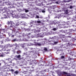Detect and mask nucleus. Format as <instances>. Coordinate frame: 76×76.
I'll list each match as a JSON object with an SVG mask.
<instances>
[{
	"instance_id": "c85d7f7f",
	"label": "nucleus",
	"mask_w": 76,
	"mask_h": 76,
	"mask_svg": "<svg viewBox=\"0 0 76 76\" xmlns=\"http://www.w3.org/2000/svg\"><path fill=\"white\" fill-rule=\"evenodd\" d=\"M73 8V7L72 6H71L70 7V9H72Z\"/></svg>"
},
{
	"instance_id": "9b49d317",
	"label": "nucleus",
	"mask_w": 76,
	"mask_h": 76,
	"mask_svg": "<svg viewBox=\"0 0 76 76\" xmlns=\"http://www.w3.org/2000/svg\"><path fill=\"white\" fill-rule=\"evenodd\" d=\"M24 10L26 13H27V12H29V10L26 9H24Z\"/></svg>"
},
{
	"instance_id": "b1692460",
	"label": "nucleus",
	"mask_w": 76,
	"mask_h": 76,
	"mask_svg": "<svg viewBox=\"0 0 76 76\" xmlns=\"http://www.w3.org/2000/svg\"><path fill=\"white\" fill-rule=\"evenodd\" d=\"M7 17V16H4V18H6Z\"/></svg>"
},
{
	"instance_id": "7c9ffc66",
	"label": "nucleus",
	"mask_w": 76,
	"mask_h": 76,
	"mask_svg": "<svg viewBox=\"0 0 76 76\" xmlns=\"http://www.w3.org/2000/svg\"><path fill=\"white\" fill-rule=\"evenodd\" d=\"M16 39H14L13 40V41H16Z\"/></svg>"
},
{
	"instance_id": "a18cd8bd",
	"label": "nucleus",
	"mask_w": 76,
	"mask_h": 76,
	"mask_svg": "<svg viewBox=\"0 0 76 76\" xmlns=\"http://www.w3.org/2000/svg\"><path fill=\"white\" fill-rule=\"evenodd\" d=\"M21 51H19V53H21Z\"/></svg>"
},
{
	"instance_id": "c9c22d12",
	"label": "nucleus",
	"mask_w": 76,
	"mask_h": 76,
	"mask_svg": "<svg viewBox=\"0 0 76 76\" xmlns=\"http://www.w3.org/2000/svg\"><path fill=\"white\" fill-rule=\"evenodd\" d=\"M22 47H24V45H22V46H21Z\"/></svg>"
},
{
	"instance_id": "6e6d98bb",
	"label": "nucleus",
	"mask_w": 76,
	"mask_h": 76,
	"mask_svg": "<svg viewBox=\"0 0 76 76\" xmlns=\"http://www.w3.org/2000/svg\"><path fill=\"white\" fill-rule=\"evenodd\" d=\"M32 61H34L32 60Z\"/></svg>"
},
{
	"instance_id": "393cba45",
	"label": "nucleus",
	"mask_w": 76,
	"mask_h": 76,
	"mask_svg": "<svg viewBox=\"0 0 76 76\" xmlns=\"http://www.w3.org/2000/svg\"><path fill=\"white\" fill-rule=\"evenodd\" d=\"M60 23V22H56V23Z\"/></svg>"
},
{
	"instance_id": "ea45409f",
	"label": "nucleus",
	"mask_w": 76,
	"mask_h": 76,
	"mask_svg": "<svg viewBox=\"0 0 76 76\" xmlns=\"http://www.w3.org/2000/svg\"><path fill=\"white\" fill-rule=\"evenodd\" d=\"M1 66V64L0 63V66Z\"/></svg>"
},
{
	"instance_id": "09e8293b",
	"label": "nucleus",
	"mask_w": 76,
	"mask_h": 76,
	"mask_svg": "<svg viewBox=\"0 0 76 76\" xmlns=\"http://www.w3.org/2000/svg\"><path fill=\"white\" fill-rule=\"evenodd\" d=\"M15 53V51H14V53Z\"/></svg>"
},
{
	"instance_id": "e2e57ef3",
	"label": "nucleus",
	"mask_w": 76,
	"mask_h": 76,
	"mask_svg": "<svg viewBox=\"0 0 76 76\" xmlns=\"http://www.w3.org/2000/svg\"><path fill=\"white\" fill-rule=\"evenodd\" d=\"M67 2V1H66V2Z\"/></svg>"
},
{
	"instance_id": "680f3d73",
	"label": "nucleus",
	"mask_w": 76,
	"mask_h": 76,
	"mask_svg": "<svg viewBox=\"0 0 76 76\" xmlns=\"http://www.w3.org/2000/svg\"><path fill=\"white\" fill-rule=\"evenodd\" d=\"M27 16H29V15H28Z\"/></svg>"
},
{
	"instance_id": "6e6552de",
	"label": "nucleus",
	"mask_w": 76,
	"mask_h": 76,
	"mask_svg": "<svg viewBox=\"0 0 76 76\" xmlns=\"http://www.w3.org/2000/svg\"><path fill=\"white\" fill-rule=\"evenodd\" d=\"M51 42V44H53V45H54V44H57V43H58V42H53V41H52Z\"/></svg>"
},
{
	"instance_id": "4be33fe9",
	"label": "nucleus",
	"mask_w": 76,
	"mask_h": 76,
	"mask_svg": "<svg viewBox=\"0 0 76 76\" xmlns=\"http://www.w3.org/2000/svg\"><path fill=\"white\" fill-rule=\"evenodd\" d=\"M42 13H45V10H43L42 11Z\"/></svg>"
},
{
	"instance_id": "a19ab883",
	"label": "nucleus",
	"mask_w": 76,
	"mask_h": 76,
	"mask_svg": "<svg viewBox=\"0 0 76 76\" xmlns=\"http://www.w3.org/2000/svg\"><path fill=\"white\" fill-rule=\"evenodd\" d=\"M1 38H2V37H0V39H1Z\"/></svg>"
},
{
	"instance_id": "4d7b16f0",
	"label": "nucleus",
	"mask_w": 76,
	"mask_h": 76,
	"mask_svg": "<svg viewBox=\"0 0 76 76\" xmlns=\"http://www.w3.org/2000/svg\"><path fill=\"white\" fill-rule=\"evenodd\" d=\"M62 38H64V37H62Z\"/></svg>"
},
{
	"instance_id": "423d86ee",
	"label": "nucleus",
	"mask_w": 76,
	"mask_h": 76,
	"mask_svg": "<svg viewBox=\"0 0 76 76\" xmlns=\"http://www.w3.org/2000/svg\"><path fill=\"white\" fill-rule=\"evenodd\" d=\"M6 3H4L2 0H0V5H3V6H4L5 5V4H6Z\"/></svg>"
},
{
	"instance_id": "ddd939ff",
	"label": "nucleus",
	"mask_w": 76,
	"mask_h": 76,
	"mask_svg": "<svg viewBox=\"0 0 76 76\" xmlns=\"http://www.w3.org/2000/svg\"><path fill=\"white\" fill-rule=\"evenodd\" d=\"M14 74H15L16 75H18V73H19V72L18 71H15L14 72Z\"/></svg>"
},
{
	"instance_id": "0e129e2a",
	"label": "nucleus",
	"mask_w": 76,
	"mask_h": 76,
	"mask_svg": "<svg viewBox=\"0 0 76 76\" xmlns=\"http://www.w3.org/2000/svg\"><path fill=\"white\" fill-rule=\"evenodd\" d=\"M69 0V1H70V0Z\"/></svg>"
},
{
	"instance_id": "1a4fd4ad",
	"label": "nucleus",
	"mask_w": 76,
	"mask_h": 76,
	"mask_svg": "<svg viewBox=\"0 0 76 76\" xmlns=\"http://www.w3.org/2000/svg\"><path fill=\"white\" fill-rule=\"evenodd\" d=\"M37 22V21L36 20L35 21H32L31 20V24H32V23L33 24H34V23H35Z\"/></svg>"
},
{
	"instance_id": "2eb2a0df",
	"label": "nucleus",
	"mask_w": 76,
	"mask_h": 76,
	"mask_svg": "<svg viewBox=\"0 0 76 76\" xmlns=\"http://www.w3.org/2000/svg\"><path fill=\"white\" fill-rule=\"evenodd\" d=\"M37 22L38 23H40L41 22L40 21H37Z\"/></svg>"
},
{
	"instance_id": "3c124183",
	"label": "nucleus",
	"mask_w": 76,
	"mask_h": 76,
	"mask_svg": "<svg viewBox=\"0 0 76 76\" xmlns=\"http://www.w3.org/2000/svg\"><path fill=\"white\" fill-rule=\"evenodd\" d=\"M40 18H42V17H40Z\"/></svg>"
},
{
	"instance_id": "4c0bfd02",
	"label": "nucleus",
	"mask_w": 76,
	"mask_h": 76,
	"mask_svg": "<svg viewBox=\"0 0 76 76\" xmlns=\"http://www.w3.org/2000/svg\"><path fill=\"white\" fill-rule=\"evenodd\" d=\"M10 29V30H11V31H12V32H13V29Z\"/></svg>"
},
{
	"instance_id": "864d4df0",
	"label": "nucleus",
	"mask_w": 76,
	"mask_h": 76,
	"mask_svg": "<svg viewBox=\"0 0 76 76\" xmlns=\"http://www.w3.org/2000/svg\"><path fill=\"white\" fill-rule=\"evenodd\" d=\"M0 34H1V32H0Z\"/></svg>"
},
{
	"instance_id": "2f4dec72",
	"label": "nucleus",
	"mask_w": 76,
	"mask_h": 76,
	"mask_svg": "<svg viewBox=\"0 0 76 76\" xmlns=\"http://www.w3.org/2000/svg\"><path fill=\"white\" fill-rule=\"evenodd\" d=\"M9 75H8V74H7V73L6 74V76H9Z\"/></svg>"
},
{
	"instance_id": "e433bc0d",
	"label": "nucleus",
	"mask_w": 76,
	"mask_h": 76,
	"mask_svg": "<svg viewBox=\"0 0 76 76\" xmlns=\"http://www.w3.org/2000/svg\"><path fill=\"white\" fill-rule=\"evenodd\" d=\"M31 37H32V38H34V37H33V35H32V36H31Z\"/></svg>"
},
{
	"instance_id": "9d476101",
	"label": "nucleus",
	"mask_w": 76,
	"mask_h": 76,
	"mask_svg": "<svg viewBox=\"0 0 76 76\" xmlns=\"http://www.w3.org/2000/svg\"><path fill=\"white\" fill-rule=\"evenodd\" d=\"M0 55L1 57H4V53L3 52L0 53Z\"/></svg>"
},
{
	"instance_id": "bb28decb",
	"label": "nucleus",
	"mask_w": 76,
	"mask_h": 76,
	"mask_svg": "<svg viewBox=\"0 0 76 76\" xmlns=\"http://www.w3.org/2000/svg\"><path fill=\"white\" fill-rule=\"evenodd\" d=\"M67 47H68V46H69L70 45V44H69V43H68V45H66Z\"/></svg>"
},
{
	"instance_id": "49530a36",
	"label": "nucleus",
	"mask_w": 76,
	"mask_h": 76,
	"mask_svg": "<svg viewBox=\"0 0 76 76\" xmlns=\"http://www.w3.org/2000/svg\"><path fill=\"white\" fill-rule=\"evenodd\" d=\"M53 12H56V11H55V10H53Z\"/></svg>"
},
{
	"instance_id": "603ef678",
	"label": "nucleus",
	"mask_w": 76,
	"mask_h": 76,
	"mask_svg": "<svg viewBox=\"0 0 76 76\" xmlns=\"http://www.w3.org/2000/svg\"><path fill=\"white\" fill-rule=\"evenodd\" d=\"M16 32H19L17 31Z\"/></svg>"
},
{
	"instance_id": "a878e982",
	"label": "nucleus",
	"mask_w": 76,
	"mask_h": 76,
	"mask_svg": "<svg viewBox=\"0 0 76 76\" xmlns=\"http://www.w3.org/2000/svg\"><path fill=\"white\" fill-rule=\"evenodd\" d=\"M28 46L31 45V43H28Z\"/></svg>"
},
{
	"instance_id": "052dcab7",
	"label": "nucleus",
	"mask_w": 76,
	"mask_h": 76,
	"mask_svg": "<svg viewBox=\"0 0 76 76\" xmlns=\"http://www.w3.org/2000/svg\"><path fill=\"white\" fill-rule=\"evenodd\" d=\"M54 22H56V21H55V20H54Z\"/></svg>"
},
{
	"instance_id": "c756f323",
	"label": "nucleus",
	"mask_w": 76,
	"mask_h": 76,
	"mask_svg": "<svg viewBox=\"0 0 76 76\" xmlns=\"http://www.w3.org/2000/svg\"><path fill=\"white\" fill-rule=\"evenodd\" d=\"M11 71L12 72H14V70H13V69H11Z\"/></svg>"
},
{
	"instance_id": "13d9d810",
	"label": "nucleus",
	"mask_w": 76,
	"mask_h": 76,
	"mask_svg": "<svg viewBox=\"0 0 76 76\" xmlns=\"http://www.w3.org/2000/svg\"><path fill=\"white\" fill-rule=\"evenodd\" d=\"M1 57V56H0V57Z\"/></svg>"
},
{
	"instance_id": "de8ad7c7",
	"label": "nucleus",
	"mask_w": 76,
	"mask_h": 76,
	"mask_svg": "<svg viewBox=\"0 0 76 76\" xmlns=\"http://www.w3.org/2000/svg\"><path fill=\"white\" fill-rule=\"evenodd\" d=\"M7 68L6 67V68H5V69H7Z\"/></svg>"
},
{
	"instance_id": "dca6fc26",
	"label": "nucleus",
	"mask_w": 76,
	"mask_h": 76,
	"mask_svg": "<svg viewBox=\"0 0 76 76\" xmlns=\"http://www.w3.org/2000/svg\"><path fill=\"white\" fill-rule=\"evenodd\" d=\"M6 9H7V8L6 7H4V8H3V10H6Z\"/></svg>"
},
{
	"instance_id": "5701e85b",
	"label": "nucleus",
	"mask_w": 76,
	"mask_h": 76,
	"mask_svg": "<svg viewBox=\"0 0 76 76\" xmlns=\"http://www.w3.org/2000/svg\"><path fill=\"white\" fill-rule=\"evenodd\" d=\"M57 29H56V28H54L53 29V31H56V30Z\"/></svg>"
},
{
	"instance_id": "5fc2aeb1",
	"label": "nucleus",
	"mask_w": 76,
	"mask_h": 76,
	"mask_svg": "<svg viewBox=\"0 0 76 76\" xmlns=\"http://www.w3.org/2000/svg\"><path fill=\"white\" fill-rule=\"evenodd\" d=\"M31 34L30 33V34Z\"/></svg>"
},
{
	"instance_id": "58836bf2",
	"label": "nucleus",
	"mask_w": 76,
	"mask_h": 76,
	"mask_svg": "<svg viewBox=\"0 0 76 76\" xmlns=\"http://www.w3.org/2000/svg\"><path fill=\"white\" fill-rule=\"evenodd\" d=\"M56 3H57V4H58V1H57V2H56Z\"/></svg>"
},
{
	"instance_id": "412c9836",
	"label": "nucleus",
	"mask_w": 76,
	"mask_h": 76,
	"mask_svg": "<svg viewBox=\"0 0 76 76\" xmlns=\"http://www.w3.org/2000/svg\"><path fill=\"white\" fill-rule=\"evenodd\" d=\"M64 58V56H61V58Z\"/></svg>"
},
{
	"instance_id": "8fccbe9b",
	"label": "nucleus",
	"mask_w": 76,
	"mask_h": 76,
	"mask_svg": "<svg viewBox=\"0 0 76 76\" xmlns=\"http://www.w3.org/2000/svg\"><path fill=\"white\" fill-rule=\"evenodd\" d=\"M20 57V55H19V57Z\"/></svg>"
},
{
	"instance_id": "a211bd4d",
	"label": "nucleus",
	"mask_w": 76,
	"mask_h": 76,
	"mask_svg": "<svg viewBox=\"0 0 76 76\" xmlns=\"http://www.w3.org/2000/svg\"><path fill=\"white\" fill-rule=\"evenodd\" d=\"M0 48H3V46L0 45Z\"/></svg>"
},
{
	"instance_id": "4468645a",
	"label": "nucleus",
	"mask_w": 76,
	"mask_h": 76,
	"mask_svg": "<svg viewBox=\"0 0 76 76\" xmlns=\"http://www.w3.org/2000/svg\"><path fill=\"white\" fill-rule=\"evenodd\" d=\"M15 57L16 58H19V55L18 56L16 55L15 56Z\"/></svg>"
},
{
	"instance_id": "7ed1b4c3",
	"label": "nucleus",
	"mask_w": 76,
	"mask_h": 76,
	"mask_svg": "<svg viewBox=\"0 0 76 76\" xmlns=\"http://www.w3.org/2000/svg\"><path fill=\"white\" fill-rule=\"evenodd\" d=\"M13 23V21H8V22L7 23V25H10V27H12V24Z\"/></svg>"
},
{
	"instance_id": "f8f14e48",
	"label": "nucleus",
	"mask_w": 76,
	"mask_h": 76,
	"mask_svg": "<svg viewBox=\"0 0 76 76\" xmlns=\"http://www.w3.org/2000/svg\"><path fill=\"white\" fill-rule=\"evenodd\" d=\"M1 5H2V6H3L2 4H0V10H3V7H2Z\"/></svg>"
},
{
	"instance_id": "f257e3e1",
	"label": "nucleus",
	"mask_w": 76,
	"mask_h": 76,
	"mask_svg": "<svg viewBox=\"0 0 76 76\" xmlns=\"http://www.w3.org/2000/svg\"><path fill=\"white\" fill-rule=\"evenodd\" d=\"M20 25H23V27H21V28H22V29H24V26H25L26 25V23H25V22L23 21L21 22L20 23Z\"/></svg>"
},
{
	"instance_id": "f3484780",
	"label": "nucleus",
	"mask_w": 76,
	"mask_h": 76,
	"mask_svg": "<svg viewBox=\"0 0 76 76\" xmlns=\"http://www.w3.org/2000/svg\"><path fill=\"white\" fill-rule=\"evenodd\" d=\"M15 12L12 11V15H15Z\"/></svg>"
},
{
	"instance_id": "37998d69",
	"label": "nucleus",
	"mask_w": 76,
	"mask_h": 76,
	"mask_svg": "<svg viewBox=\"0 0 76 76\" xmlns=\"http://www.w3.org/2000/svg\"><path fill=\"white\" fill-rule=\"evenodd\" d=\"M62 36V37H65V35H63V36Z\"/></svg>"
},
{
	"instance_id": "f03ea898",
	"label": "nucleus",
	"mask_w": 76,
	"mask_h": 76,
	"mask_svg": "<svg viewBox=\"0 0 76 76\" xmlns=\"http://www.w3.org/2000/svg\"><path fill=\"white\" fill-rule=\"evenodd\" d=\"M63 11H64V13L65 14L67 15V14L69 13V10L66 8H64L63 10Z\"/></svg>"
},
{
	"instance_id": "79ce46f5",
	"label": "nucleus",
	"mask_w": 76,
	"mask_h": 76,
	"mask_svg": "<svg viewBox=\"0 0 76 76\" xmlns=\"http://www.w3.org/2000/svg\"><path fill=\"white\" fill-rule=\"evenodd\" d=\"M1 10H0V13H1Z\"/></svg>"
},
{
	"instance_id": "f704fd0d",
	"label": "nucleus",
	"mask_w": 76,
	"mask_h": 76,
	"mask_svg": "<svg viewBox=\"0 0 76 76\" xmlns=\"http://www.w3.org/2000/svg\"><path fill=\"white\" fill-rule=\"evenodd\" d=\"M16 17L17 18H19V17L18 16H16Z\"/></svg>"
},
{
	"instance_id": "0eeeda50",
	"label": "nucleus",
	"mask_w": 76,
	"mask_h": 76,
	"mask_svg": "<svg viewBox=\"0 0 76 76\" xmlns=\"http://www.w3.org/2000/svg\"><path fill=\"white\" fill-rule=\"evenodd\" d=\"M35 45H38V46H41L42 45L41 44L39 43H36Z\"/></svg>"
},
{
	"instance_id": "6ab92c4d",
	"label": "nucleus",
	"mask_w": 76,
	"mask_h": 76,
	"mask_svg": "<svg viewBox=\"0 0 76 76\" xmlns=\"http://www.w3.org/2000/svg\"><path fill=\"white\" fill-rule=\"evenodd\" d=\"M45 51H47V48H45L44 49Z\"/></svg>"
},
{
	"instance_id": "c03bdc74",
	"label": "nucleus",
	"mask_w": 76,
	"mask_h": 76,
	"mask_svg": "<svg viewBox=\"0 0 76 76\" xmlns=\"http://www.w3.org/2000/svg\"><path fill=\"white\" fill-rule=\"evenodd\" d=\"M68 37H69V38H70V36H68Z\"/></svg>"
},
{
	"instance_id": "20e7f679",
	"label": "nucleus",
	"mask_w": 76,
	"mask_h": 76,
	"mask_svg": "<svg viewBox=\"0 0 76 76\" xmlns=\"http://www.w3.org/2000/svg\"><path fill=\"white\" fill-rule=\"evenodd\" d=\"M42 34H43V33H42V34L39 33L38 34H37V36L36 37L37 38H38V37H43Z\"/></svg>"
},
{
	"instance_id": "72a5a7b5",
	"label": "nucleus",
	"mask_w": 76,
	"mask_h": 76,
	"mask_svg": "<svg viewBox=\"0 0 76 76\" xmlns=\"http://www.w3.org/2000/svg\"><path fill=\"white\" fill-rule=\"evenodd\" d=\"M14 36H15V35H12V38H14Z\"/></svg>"
},
{
	"instance_id": "cd10ccee",
	"label": "nucleus",
	"mask_w": 76,
	"mask_h": 76,
	"mask_svg": "<svg viewBox=\"0 0 76 76\" xmlns=\"http://www.w3.org/2000/svg\"><path fill=\"white\" fill-rule=\"evenodd\" d=\"M17 54H19V51L18 50L17 52Z\"/></svg>"
},
{
	"instance_id": "473e14b6",
	"label": "nucleus",
	"mask_w": 76,
	"mask_h": 76,
	"mask_svg": "<svg viewBox=\"0 0 76 76\" xmlns=\"http://www.w3.org/2000/svg\"><path fill=\"white\" fill-rule=\"evenodd\" d=\"M23 17H24V16H25V13L23 14Z\"/></svg>"
},
{
	"instance_id": "aec40b11",
	"label": "nucleus",
	"mask_w": 76,
	"mask_h": 76,
	"mask_svg": "<svg viewBox=\"0 0 76 76\" xmlns=\"http://www.w3.org/2000/svg\"><path fill=\"white\" fill-rule=\"evenodd\" d=\"M36 18H37V19H38L39 18V16L37 15H36Z\"/></svg>"
},
{
	"instance_id": "bf43d9fd",
	"label": "nucleus",
	"mask_w": 76,
	"mask_h": 76,
	"mask_svg": "<svg viewBox=\"0 0 76 76\" xmlns=\"http://www.w3.org/2000/svg\"><path fill=\"white\" fill-rule=\"evenodd\" d=\"M8 69H9V68H8Z\"/></svg>"
},
{
	"instance_id": "39448f33",
	"label": "nucleus",
	"mask_w": 76,
	"mask_h": 76,
	"mask_svg": "<svg viewBox=\"0 0 76 76\" xmlns=\"http://www.w3.org/2000/svg\"><path fill=\"white\" fill-rule=\"evenodd\" d=\"M62 23H61L60 24H58V26H62L61 27H62L63 28H66L67 27H66V24H64V25H62L61 24Z\"/></svg>"
}]
</instances>
